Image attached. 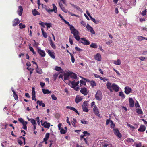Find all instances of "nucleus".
<instances>
[{"label": "nucleus", "mask_w": 147, "mask_h": 147, "mask_svg": "<svg viewBox=\"0 0 147 147\" xmlns=\"http://www.w3.org/2000/svg\"><path fill=\"white\" fill-rule=\"evenodd\" d=\"M70 55L71 58V61L73 63H74L75 61V59L74 55L71 53H70Z\"/></svg>", "instance_id": "a18cd8bd"}, {"label": "nucleus", "mask_w": 147, "mask_h": 147, "mask_svg": "<svg viewBox=\"0 0 147 147\" xmlns=\"http://www.w3.org/2000/svg\"><path fill=\"white\" fill-rule=\"evenodd\" d=\"M32 100H35L36 101V99L35 98V88L34 87H32Z\"/></svg>", "instance_id": "9d476101"}, {"label": "nucleus", "mask_w": 147, "mask_h": 147, "mask_svg": "<svg viewBox=\"0 0 147 147\" xmlns=\"http://www.w3.org/2000/svg\"><path fill=\"white\" fill-rule=\"evenodd\" d=\"M64 79H63V80H67L68 79L69 76V74H64Z\"/></svg>", "instance_id": "7c9ffc66"}, {"label": "nucleus", "mask_w": 147, "mask_h": 147, "mask_svg": "<svg viewBox=\"0 0 147 147\" xmlns=\"http://www.w3.org/2000/svg\"><path fill=\"white\" fill-rule=\"evenodd\" d=\"M59 4L60 8L65 13H68V12L69 11L65 9L61 2H59Z\"/></svg>", "instance_id": "423d86ee"}, {"label": "nucleus", "mask_w": 147, "mask_h": 147, "mask_svg": "<svg viewBox=\"0 0 147 147\" xmlns=\"http://www.w3.org/2000/svg\"><path fill=\"white\" fill-rule=\"evenodd\" d=\"M66 108L67 109H69L71 110H72L75 112L76 113L78 114V115L79 114L77 110L74 107H73L71 106H67L66 107Z\"/></svg>", "instance_id": "4be33fe9"}, {"label": "nucleus", "mask_w": 147, "mask_h": 147, "mask_svg": "<svg viewBox=\"0 0 147 147\" xmlns=\"http://www.w3.org/2000/svg\"><path fill=\"white\" fill-rule=\"evenodd\" d=\"M29 49L30 51L33 53L34 54H36V53L34 51L33 48L32 47L30 46V45H29Z\"/></svg>", "instance_id": "a19ab883"}, {"label": "nucleus", "mask_w": 147, "mask_h": 147, "mask_svg": "<svg viewBox=\"0 0 147 147\" xmlns=\"http://www.w3.org/2000/svg\"><path fill=\"white\" fill-rule=\"evenodd\" d=\"M23 11L22 7L21 6L18 7V10L17 11L18 14L20 16L22 15Z\"/></svg>", "instance_id": "4468645a"}, {"label": "nucleus", "mask_w": 147, "mask_h": 147, "mask_svg": "<svg viewBox=\"0 0 147 147\" xmlns=\"http://www.w3.org/2000/svg\"><path fill=\"white\" fill-rule=\"evenodd\" d=\"M50 134L49 133H47L45 135V137L44 138V141H47L49 137Z\"/></svg>", "instance_id": "72a5a7b5"}, {"label": "nucleus", "mask_w": 147, "mask_h": 147, "mask_svg": "<svg viewBox=\"0 0 147 147\" xmlns=\"http://www.w3.org/2000/svg\"><path fill=\"white\" fill-rule=\"evenodd\" d=\"M111 128H113L115 126V124L113 123L112 121H111Z\"/></svg>", "instance_id": "3c124183"}, {"label": "nucleus", "mask_w": 147, "mask_h": 147, "mask_svg": "<svg viewBox=\"0 0 147 147\" xmlns=\"http://www.w3.org/2000/svg\"><path fill=\"white\" fill-rule=\"evenodd\" d=\"M42 91L44 94H49L51 93V92L49 91L48 89H42Z\"/></svg>", "instance_id": "c756f323"}, {"label": "nucleus", "mask_w": 147, "mask_h": 147, "mask_svg": "<svg viewBox=\"0 0 147 147\" xmlns=\"http://www.w3.org/2000/svg\"><path fill=\"white\" fill-rule=\"evenodd\" d=\"M83 110L84 111L86 112H88L89 110L86 107H84V106H82Z\"/></svg>", "instance_id": "ea45409f"}, {"label": "nucleus", "mask_w": 147, "mask_h": 147, "mask_svg": "<svg viewBox=\"0 0 147 147\" xmlns=\"http://www.w3.org/2000/svg\"><path fill=\"white\" fill-rule=\"evenodd\" d=\"M95 59L98 61H100L101 59V55L99 53H97L95 57Z\"/></svg>", "instance_id": "412c9836"}, {"label": "nucleus", "mask_w": 147, "mask_h": 147, "mask_svg": "<svg viewBox=\"0 0 147 147\" xmlns=\"http://www.w3.org/2000/svg\"><path fill=\"white\" fill-rule=\"evenodd\" d=\"M145 126L144 125H141L140 127L138 130L140 132H142L144 131H145Z\"/></svg>", "instance_id": "a211bd4d"}, {"label": "nucleus", "mask_w": 147, "mask_h": 147, "mask_svg": "<svg viewBox=\"0 0 147 147\" xmlns=\"http://www.w3.org/2000/svg\"><path fill=\"white\" fill-rule=\"evenodd\" d=\"M91 85L92 87L95 86L96 85V84L94 81L92 80L90 82Z\"/></svg>", "instance_id": "2f4dec72"}, {"label": "nucleus", "mask_w": 147, "mask_h": 147, "mask_svg": "<svg viewBox=\"0 0 147 147\" xmlns=\"http://www.w3.org/2000/svg\"><path fill=\"white\" fill-rule=\"evenodd\" d=\"M12 22V26H15L19 24L20 22L18 18H16Z\"/></svg>", "instance_id": "0eeeda50"}, {"label": "nucleus", "mask_w": 147, "mask_h": 147, "mask_svg": "<svg viewBox=\"0 0 147 147\" xmlns=\"http://www.w3.org/2000/svg\"><path fill=\"white\" fill-rule=\"evenodd\" d=\"M86 84L85 82L83 80H81L80 81V86H81L82 85H85Z\"/></svg>", "instance_id": "c03bdc74"}, {"label": "nucleus", "mask_w": 147, "mask_h": 147, "mask_svg": "<svg viewBox=\"0 0 147 147\" xmlns=\"http://www.w3.org/2000/svg\"><path fill=\"white\" fill-rule=\"evenodd\" d=\"M113 131L114 134L119 138H121V137L122 135L121 133L119 132L118 129L117 128L114 129Z\"/></svg>", "instance_id": "39448f33"}, {"label": "nucleus", "mask_w": 147, "mask_h": 147, "mask_svg": "<svg viewBox=\"0 0 147 147\" xmlns=\"http://www.w3.org/2000/svg\"><path fill=\"white\" fill-rule=\"evenodd\" d=\"M136 110L137 113L139 115H142L143 114V111L141 109L139 108L136 109Z\"/></svg>", "instance_id": "393cba45"}, {"label": "nucleus", "mask_w": 147, "mask_h": 147, "mask_svg": "<svg viewBox=\"0 0 147 147\" xmlns=\"http://www.w3.org/2000/svg\"><path fill=\"white\" fill-rule=\"evenodd\" d=\"M80 92L82 94H84V95H86L87 94V89L86 88H81L80 90Z\"/></svg>", "instance_id": "9b49d317"}, {"label": "nucleus", "mask_w": 147, "mask_h": 147, "mask_svg": "<svg viewBox=\"0 0 147 147\" xmlns=\"http://www.w3.org/2000/svg\"><path fill=\"white\" fill-rule=\"evenodd\" d=\"M42 125L47 128H49L50 126V124L49 123H47L46 121H45L42 124Z\"/></svg>", "instance_id": "dca6fc26"}, {"label": "nucleus", "mask_w": 147, "mask_h": 147, "mask_svg": "<svg viewBox=\"0 0 147 147\" xmlns=\"http://www.w3.org/2000/svg\"><path fill=\"white\" fill-rule=\"evenodd\" d=\"M90 19L94 23H97L96 21V20L95 19H94V18H92L91 16H90Z\"/></svg>", "instance_id": "864d4df0"}, {"label": "nucleus", "mask_w": 147, "mask_h": 147, "mask_svg": "<svg viewBox=\"0 0 147 147\" xmlns=\"http://www.w3.org/2000/svg\"><path fill=\"white\" fill-rule=\"evenodd\" d=\"M83 98L79 95L76 96L75 99V102L76 103H78L80 102L82 100Z\"/></svg>", "instance_id": "f3484780"}, {"label": "nucleus", "mask_w": 147, "mask_h": 147, "mask_svg": "<svg viewBox=\"0 0 147 147\" xmlns=\"http://www.w3.org/2000/svg\"><path fill=\"white\" fill-rule=\"evenodd\" d=\"M119 95L121 97L125 98V96L123 93L122 92H120L119 93Z\"/></svg>", "instance_id": "de8ad7c7"}, {"label": "nucleus", "mask_w": 147, "mask_h": 147, "mask_svg": "<svg viewBox=\"0 0 147 147\" xmlns=\"http://www.w3.org/2000/svg\"><path fill=\"white\" fill-rule=\"evenodd\" d=\"M137 38L139 41H141L143 40V37L142 36H138Z\"/></svg>", "instance_id": "09e8293b"}, {"label": "nucleus", "mask_w": 147, "mask_h": 147, "mask_svg": "<svg viewBox=\"0 0 147 147\" xmlns=\"http://www.w3.org/2000/svg\"><path fill=\"white\" fill-rule=\"evenodd\" d=\"M69 76L71 78L74 79H76L77 78V75L73 73H69Z\"/></svg>", "instance_id": "5701e85b"}, {"label": "nucleus", "mask_w": 147, "mask_h": 147, "mask_svg": "<svg viewBox=\"0 0 147 147\" xmlns=\"http://www.w3.org/2000/svg\"><path fill=\"white\" fill-rule=\"evenodd\" d=\"M83 133L84 134V136H89L90 135V134L87 131H84Z\"/></svg>", "instance_id": "5fc2aeb1"}, {"label": "nucleus", "mask_w": 147, "mask_h": 147, "mask_svg": "<svg viewBox=\"0 0 147 147\" xmlns=\"http://www.w3.org/2000/svg\"><path fill=\"white\" fill-rule=\"evenodd\" d=\"M31 122L33 125L36 124L35 120L33 119H31Z\"/></svg>", "instance_id": "4d7b16f0"}, {"label": "nucleus", "mask_w": 147, "mask_h": 147, "mask_svg": "<svg viewBox=\"0 0 147 147\" xmlns=\"http://www.w3.org/2000/svg\"><path fill=\"white\" fill-rule=\"evenodd\" d=\"M129 107H133L134 106V103L133 99L132 98H130L129 99Z\"/></svg>", "instance_id": "aec40b11"}, {"label": "nucleus", "mask_w": 147, "mask_h": 147, "mask_svg": "<svg viewBox=\"0 0 147 147\" xmlns=\"http://www.w3.org/2000/svg\"><path fill=\"white\" fill-rule=\"evenodd\" d=\"M58 73H55L54 75H53V77L54 80H56L58 76Z\"/></svg>", "instance_id": "603ef678"}, {"label": "nucleus", "mask_w": 147, "mask_h": 147, "mask_svg": "<svg viewBox=\"0 0 147 147\" xmlns=\"http://www.w3.org/2000/svg\"><path fill=\"white\" fill-rule=\"evenodd\" d=\"M46 11L47 12H49V13H50L51 12L54 11L53 9H46Z\"/></svg>", "instance_id": "0e129e2a"}, {"label": "nucleus", "mask_w": 147, "mask_h": 147, "mask_svg": "<svg viewBox=\"0 0 147 147\" xmlns=\"http://www.w3.org/2000/svg\"><path fill=\"white\" fill-rule=\"evenodd\" d=\"M45 25L47 26V29H48V28H50L51 27V23H45Z\"/></svg>", "instance_id": "37998d69"}, {"label": "nucleus", "mask_w": 147, "mask_h": 147, "mask_svg": "<svg viewBox=\"0 0 147 147\" xmlns=\"http://www.w3.org/2000/svg\"><path fill=\"white\" fill-rule=\"evenodd\" d=\"M64 21V22H65V23L67 24L68 26H70V27H71V25L67 21H66L65 20V19L64 20H63Z\"/></svg>", "instance_id": "e2e57ef3"}, {"label": "nucleus", "mask_w": 147, "mask_h": 147, "mask_svg": "<svg viewBox=\"0 0 147 147\" xmlns=\"http://www.w3.org/2000/svg\"><path fill=\"white\" fill-rule=\"evenodd\" d=\"M126 141L129 143L133 142H134V140L133 139L129 138H127L126 140Z\"/></svg>", "instance_id": "c9c22d12"}, {"label": "nucleus", "mask_w": 147, "mask_h": 147, "mask_svg": "<svg viewBox=\"0 0 147 147\" xmlns=\"http://www.w3.org/2000/svg\"><path fill=\"white\" fill-rule=\"evenodd\" d=\"M79 81H78L77 82H76L75 80L73 81H70V84H71V85H72V88H73L74 87H75L76 86L78 85L79 84Z\"/></svg>", "instance_id": "6ab92c4d"}, {"label": "nucleus", "mask_w": 147, "mask_h": 147, "mask_svg": "<svg viewBox=\"0 0 147 147\" xmlns=\"http://www.w3.org/2000/svg\"><path fill=\"white\" fill-rule=\"evenodd\" d=\"M54 69L57 71H63V70L61 68V67H57V66H56V67H55V68Z\"/></svg>", "instance_id": "e433bc0d"}, {"label": "nucleus", "mask_w": 147, "mask_h": 147, "mask_svg": "<svg viewBox=\"0 0 147 147\" xmlns=\"http://www.w3.org/2000/svg\"><path fill=\"white\" fill-rule=\"evenodd\" d=\"M86 28L88 30L90 31L93 34H94L95 33V32L93 29V28L90 26V25L87 24L86 26Z\"/></svg>", "instance_id": "20e7f679"}, {"label": "nucleus", "mask_w": 147, "mask_h": 147, "mask_svg": "<svg viewBox=\"0 0 147 147\" xmlns=\"http://www.w3.org/2000/svg\"><path fill=\"white\" fill-rule=\"evenodd\" d=\"M141 14L143 16L145 15L146 14V10H144V11H142V13H141Z\"/></svg>", "instance_id": "338daca9"}, {"label": "nucleus", "mask_w": 147, "mask_h": 147, "mask_svg": "<svg viewBox=\"0 0 147 147\" xmlns=\"http://www.w3.org/2000/svg\"><path fill=\"white\" fill-rule=\"evenodd\" d=\"M107 88L111 92H112L114 90L116 92L119 91V87L115 84L113 83L111 85V83L109 82H108L106 84Z\"/></svg>", "instance_id": "f257e3e1"}, {"label": "nucleus", "mask_w": 147, "mask_h": 147, "mask_svg": "<svg viewBox=\"0 0 147 147\" xmlns=\"http://www.w3.org/2000/svg\"><path fill=\"white\" fill-rule=\"evenodd\" d=\"M41 30L43 36L45 38H47V35L46 33L44 32V29L42 28H41Z\"/></svg>", "instance_id": "c85d7f7f"}, {"label": "nucleus", "mask_w": 147, "mask_h": 147, "mask_svg": "<svg viewBox=\"0 0 147 147\" xmlns=\"http://www.w3.org/2000/svg\"><path fill=\"white\" fill-rule=\"evenodd\" d=\"M95 98L97 100L100 101L102 98V94L101 91L98 90L97 91L95 95Z\"/></svg>", "instance_id": "7ed1b4c3"}, {"label": "nucleus", "mask_w": 147, "mask_h": 147, "mask_svg": "<svg viewBox=\"0 0 147 147\" xmlns=\"http://www.w3.org/2000/svg\"><path fill=\"white\" fill-rule=\"evenodd\" d=\"M71 36H70L69 38V42L71 45H72L73 44V41L71 38Z\"/></svg>", "instance_id": "69168bd1"}, {"label": "nucleus", "mask_w": 147, "mask_h": 147, "mask_svg": "<svg viewBox=\"0 0 147 147\" xmlns=\"http://www.w3.org/2000/svg\"><path fill=\"white\" fill-rule=\"evenodd\" d=\"M18 120L21 123L24 122V120H23V119L22 118H19L18 119Z\"/></svg>", "instance_id": "774afa93"}, {"label": "nucleus", "mask_w": 147, "mask_h": 147, "mask_svg": "<svg viewBox=\"0 0 147 147\" xmlns=\"http://www.w3.org/2000/svg\"><path fill=\"white\" fill-rule=\"evenodd\" d=\"M49 55L52 58L55 59V56L54 55V52L53 51L48 50L47 52Z\"/></svg>", "instance_id": "1a4fd4ad"}, {"label": "nucleus", "mask_w": 147, "mask_h": 147, "mask_svg": "<svg viewBox=\"0 0 147 147\" xmlns=\"http://www.w3.org/2000/svg\"><path fill=\"white\" fill-rule=\"evenodd\" d=\"M114 63L117 65H119L121 64V62L120 60L118 59L117 60V61H116L115 60H114L113 61Z\"/></svg>", "instance_id": "cd10ccee"}, {"label": "nucleus", "mask_w": 147, "mask_h": 147, "mask_svg": "<svg viewBox=\"0 0 147 147\" xmlns=\"http://www.w3.org/2000/svg\"><path fill=\"white\" fill-rule=\"evenodd\" d=\"M37 105H39L40 106H42L43 107H45V104L42 101L37 100Z\"/></svg>", "instance_id": "a878e982"}, {"label": "nucleus", "mask_w": 147, "mask_h": 147, "mask_svg": "<svg viewBox=\"0 0 147 147\" xmlns=\"http://www.w3.org/2000/svg\"><path fill=\"white\" fill-rule=\"evenodd\" d=\"M38 52L39 54L42 57H44L45 55V54L44 51L41 50L40 48L38 49Z\"/></svg>", "instance_id": "2eb2a0df"}, {"label": "nucleus", "mask_w": 147, "mask_h": 147, "mask_svg": "<svg viewBox=\"0 0 147 147\" xmlns=\"http://www.w3.org/2000/svg\"><path fill=\"white\" fill-rule=\"evenodd\" d=\"M82 41H80V42L84 45H89L90 44L89 42L85 38H83L81 39Z\"/></svg>", "instance_id": "6e6552de"}, {"label": "nucleus", "mask_w": 147, "mask_h": 147, "mask_svg": "<svg viewBox=\"0 0 147 147\" xmlns=\"http://www.w3.org/2000/svg\"><path fill=\"white\" fill-rule=\"evenodd\" d=\"M20 28L21 29L24 28L26 27V26L25 24H23L22 23H20L19 25Z\"/></svg>", "instance_id": "f704fd0d"}, {"label": "nucleus", "mask_w": 147, "mask_h": 147, "mask_svg": "<svg viewBox=\"0 0 147 147\" xmlns=\"http://www.w3.org/2000/svg\"><path fill=\"white\" fill-rule=\"evenodd\" d=\"M53 10L54 12L55 13H57V10L56 6L54 4H53Z\"/></svg>", "instance_id": "58836bf2"}, {"label": "nucleus", "mask_w": 147, "mask_h": 147, "mask_svg": "<svg viewBox=\"0 0 147 147\" xmlns=\"http://www.w3.org/2000/svg\"><path fill=\"white\" fill-rule=\"evenodd\" d=\"M93 111L95 114L97 116L99 117V112L98 108L95 106L93 108Z\"/></svg>", "instance_id": "f8f14e48"}, {"label": "nucleus", "mask_w": 147, "mask_h": 147, "mask_svg": "<svg viewBox=\"0 0 147 147\" xmlns=\"http://www.w3.org/2000/svg\"><path fill=\"white\" fill-rule=\"evenodd\" d=\"M60 132L61 134H64L66 132V131L63 129H61Z\"/></svg>", "instance_id": "6e6d98bb"}, {"label": "nucleus", "mask_w": 147, "mask_h": 147, "mask_svg": "<svg viewBox=\"0 0 147 147\" xmlns=\"http://www.w3.org/2000/svg\"><path fill=\"white\" fill-rule=\"evenodd\" d=\"M135 107L136 108H139L140 107V106L139 104V103L138 101H136L135 104Z\"/></svg>", "instance_id": "8fccbe9b"}, {"label": "nucleus", "mask_w": 147, "mask_h": 147, "mask_svg": "<svg viewBox=\"0 0 147 147\" xmlns=\"http://www.w3.org/2000/svg\"><path fill=\"white\" fill-rule=\"evenodd\" d=\"M51 97L52 99L54 100H56L57 99V97L54 94L52 95Z\"/></svg>", "instance_id": "052dcab7"}, {"label": "nucleus", "mask_w": 147, "mask_h": 147, "mask_svg": "<svg viewBox=\"0 0 147 147\" xmlns=\"http://www.w3.org/2000/svg\"><path fill=\"white\" fill-rule=\"evenodd\" d=\"M75 49L76 50L78 51H82V49L77 47H75Z\"/></svg>", "instance_id": "680f3d73"}, {"label": "nucleus", "mask_w": 147, "mask_h": 147, "mask_svg": "<svg viewBox=\"0 0 147 147\" xmlns=\"http://www.w3.org/2000/svg\"><path fill=\"white\" fill-rule=\"evenodd\" d=\"M32 13L34 16H36L37 15V10L36 9H34L32 11Z\"/></svg>", "instance_id": "49530a36"}, {"label": "nucleus", "mask_w": 147, "mask_h": 147, "mask_svg": "<svg viewBox=\"0 0 147 147\" xmlns=\"http://www.w3.org/2000/svg\"><path fill=\"white\" fill-rule=\"evenodd\" d=\"M90 47L92 48H96L97 47V45L96 44L92 43L90 45Z\"/></svg>", "instance_id": "473e14b6"}, {"label": "nucleus", "mask_w": 147, "mask_h": 147, "mask_svg": "<svg viewBox=\"0 0 147 147\" xmlns=\"http://www.w3.org/2000/svg\"><path fill=\"white\" fill-rule=\"evenodd\" d=\"M88 104L87 102L86 101H85L83 103V105H82V106H84V107H86L88 105Z\"/></svg>", "instance_id": "13d9d810"}, {"label": "nucleus", "mask_w": 147, "mask_h": 147, "mask_svg": "<svg viewBox=\"0 0 147 147\" xmlns=\"http://www.w3.org/2000/svg\"><path fill=\"white\" fill-rule=\"evenodd\" d=\"M81 122L82 124H88V121H85L84 119L81 120Z\"/></svg>", "instance_id": "79ce46f5"}, {"label": "nucleus", "mask_w": 147, "mask_h": 147, "mask_svg": "<svg viewBox=\"0 0 147 147\" xmlns=\"http://www.w3.org/2000/svg\"><path fill=\"white\" fill-rule=\"evenodd\" d=\"M70 29L71 30V33L74 35L75 39L77 41H79L80 40V38L79 35V32L74 28V27L73 25L71 26Z\"/></svg>", "instance_id": "f03ea898"}, {"label": "nucleus", "mask_w": 147, "mask_h": 147, "mask_svg": "<svg viewBox=\"0 0 147 147\" xmlns=\"http://www.w3.org/2000/svg\"><path fill=\"white\" fill-rule=\"evenodd\" d=\"M127 123V126L131 128V130H133L136 129L135 127L132 125H130L128 123Z\"/></svg>", "instance_id": "4c0bfd02"}, {"label": "nucleus", "mask_w": 147, "mask_h": 147, "mask_svg": "<svg viewBox=\"0 0 147 147\" xmlns=\"http://www.w3.org/2000/svg\"><path fill=\"white\" fill-rule=\"evenodd\" d=\"M125 92L127 94H129L132 91L131 88L128 86L125 87Z\"/></svg>", "instance_id": "ddd939ff"}, {"label": "nucleus", "mask_w": 147, "mask_h": 147, "mask_svg": "<svg viewBox=\"0 0 147 147\" xmlns=\"http://www.w3.org/2000/svg\"><path fill=\"white\" fill-rule=\"evenodd\" d=\"M11 90L13 92V96L14 98V99L15 100H17L18 99V96L17 94H16V92L13 89V88H11Z\"/></svg>", "instance_id": "b1692460"}, {"label": "nucleus", "mask_w": 147, "mask_h": 147, "mask_svg": "<svg viewBox=\"0 0 147 147\" xmlns=\"http://www.w3.org/2000/svg\"><path fill=\"white\" fill-rule=\"evenodd\" d=\"M49 41H50V44L51 46L53 49H55L56 48V46L53 43V42L52 41V40L50 38V39H49Z\"/></svg>", "instance_id": "bb28decb"}, {"label": "nucleus", "mask_w": 147, "mask_h": 147, "mask_svg": "<svg viewBox=\"0 0 147 147\" xmlns=\"http://www.w3.org/2000/svg\"><path fill=\"white\" fill-rule=\"evenodd\" d=\"M37 73H39L40 74H41L42 73V70L41 69H39L38 68V66H37Z\"/></svg>", "instance_id": "bf43d9fd"}]
</instances>
